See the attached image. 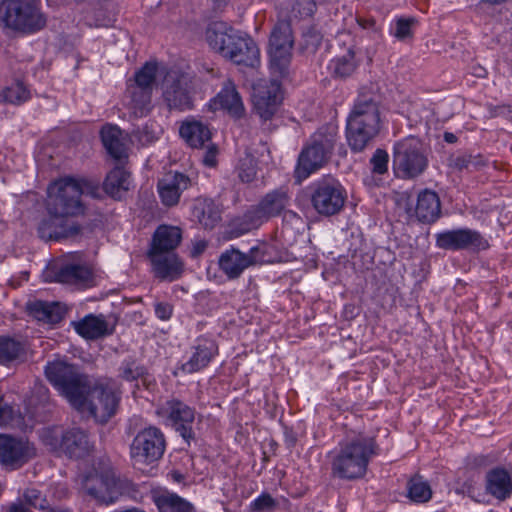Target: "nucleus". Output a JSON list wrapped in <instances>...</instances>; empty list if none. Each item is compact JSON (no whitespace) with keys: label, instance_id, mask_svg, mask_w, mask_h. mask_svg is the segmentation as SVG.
<instances>
[{"label":"nucleus","instance_id":"49","mask_svg":"<svg viewBox=\"0 0 512 512\" xmlns=\"http://www.w3.org/2000/svg\"><path fill=\"white\" fill-rule=\"evenodd\" d=\"M173 305L169 302H155L154 311L158 319L162 321L169 320L173 315Z\"/></svg>","mask_w":512,"mask_h":512},{"label":"nucleus","instance_id":"2","mask_svg":"<svg viewBox=\"0 0 512 512\" xmlns=\"http://www.w3.org/2000/svg\"><path fill=\"white\" fill-rule=\"evenodd\" d=\"M81 183L65 177L48 187L46 209L48 217L37 227L38 236L45 241L76 239L83 234L84 227L74 218L84 215L86 206L82 201Z\"/></svg>","mask_w":512,"mask_h":512},{"label":"nucleus","instance_id":"25","mask_svg":"<svg viewBox=\"0 0 512 512\" xmlns=\"http://www.w3.org/2000/svg\"><path fill=\"white\" fill-rule=\"evenodd\" d=\"M46 277L50 282L87 285L92 281V272L85 265L65 262L51 266Z\"/></svg>","mask_w":512,"mask_h":512},{"label":"nucleus","instance_id":"51","mask_svg":"<svg viewBox=\"0 0 512 512\" xmlns=\"http://www.w3.org/2000/svg\"><path fill=\"white\" fill-rule=\"evenodd\" d=\"M471 154L458 155L453 159V167L459 171L464 169L471 171Z\"/></svg>","mask_w":512,"mask_h":512},{"label":"nucleus","instance_id":"60","mask_svg":"<svg viewBox=\"0 0 512 512\" xmlns=\"http://www.w3.org/2000/svg\"><path fill=\"white\" fill-rule=\"evenodd\" d=\"M509 0H481L482 3L489 6H497L507 3Z\"/></svg>","mask_w":512,"mask_h":512},{"label":"nucleus","instance_id":"22","mask_svg":"<svg viewBox=\"0 0 512 512\" xmlns=\"http://www.w3.org/2000/svg\"><path fill=\"white\" fill-rule=\"evenodd\" d=\"M218 355V345L215 340L200 336L191 347L189 359L179 366L184 374H194L207 368Z\"/></svg>","mask_w":512,"mask_h":512},{"label":"nucleus","instance_id":"59","mask_svg":"<svg viewBox=\"0 0 512 512\" xmlns=\"http://www.w3.org/2000/svg\"><path fill=\"white\" fill-rule=\"evenodd\" d=\"M9 512H30L23 504H12Z\"/></svg>","mask_w":512,"mask_h":512},{"label":"nucleus","instance_id":"62","mask_svg":"<svg viewBox=\"0 0 512 512\" xmlns=\"http://www.w3.org/2000/svg\"><path fill=\"white\" fill-rule=\"evenodd\" d=\"M444 139H445V141H446V142H448V143H454V142H456L457 137H456L453 133L446 132V133L444 134Z\"/></svg>","mask_w":512,"mask_h":512},{"label":"nucleus","instance_id":"1","mask_svg":"<svg viewBox=\"0 0 512 512\" xmlns=\"http://www.w3.org/2000/svg\"><path fill=\"white\" fill-rule=\"evenodd\" d=\"M48 381L80 411L97 422L106 423L115 413L119 397L111 389L94 386L80 369L65 361L48 362L45 366Z\"/></svg>","mask_w":512,"mask_h":512},{"label":"nucleus","instance_id":"38","mask_svg":"<svg viewBox=\"0 0 512 512\" xmlns=\"http://www.w3.org/2000/svg\"><path fill=\"white\" fill-rule=\"evenodd\" d=\"M500 454L496 451L489 453L469 454L465 458V468L468 471L481 472L496 467L499 462Z\"/></svg>","mask_w":512,"mask_h":512},{"label":"nucleus","instance_id":"15","mask_svg":"<svg viewBox=\"0 0 512 512\" xmlns=\"http://www.w3.org/2000/svg\"><path fill=\"white\" fill-rule=\"evenodd\" d=\"M346 199L345 188L333 177H324L311 186V205L320 216L331 217L339 214Z\"/></svg>","mask_w":512,"mask_h":512},{"label":"nucleus","instance_id":"56","mask_svg":"<svg viewBox=\"0 0 512 512\" xmlns=\"http://www.w3.org/2000/svg\"><path fill=\"white\" fill-rule=\"evenodd\" d=\"M256 171L254 168H248L247 170L241 169L239 171V178L242 182L249 183L254 180Z\"/></svg>","mask_w":512,"mask_h":512},{"label":"nucleus","instance_id":"3","mask_svg":"<svg viewBox=\"0 0 512 512\" xmlns=\"http://www.w3.org/2000/svg\"><path fill=\"white\" fill-rule=\"evenodd\" d=\"M379 454L375 436L351 430L330 453L332 475L348 481L362 479L367 474L369 463Z\"/></svg>","mask_w":512,"mask_h":512},{"label":"nucleus","instance_id":"57","mask_svg":"<svg viewBox=\"0 0 512 512\" xmlns=\"http://www.w3.org/2000/svg\"><path fill=\"white\" fill-rule=\"evenodd\" d=\"M357 22L359 26H361L364 29H375L376 28V21L374 18H357Z\"/></svg>","mask_w":512,"mask_h":512},{"label":"nucleus","instance_id":"61","mask_svg":"<svg viewBox=\"0 0 512 512\" xmlns=\"http://www.w3.org/2000/svg\"><path fill=\"white\" fill-rule=\"evenodd\" d=\"M171 477L176 482H182L184 480L183 474L181 472H179V471H172L171 472Z\"/></svg>","mask_w":512,"mask_h":512},{"label":"nucleus","instance_id":"29","mask_svg":"<svg viewBox=\"0 0 512 512\" xmlns=\"http://www.w3.org/2000/svg\"><path fill=\"white\" fill-rule=\"evenodd\" d=\"M414 215L421 223H435L441 216V202L438 194L429 189L419 192Z\"/></svg>","mask_w":512,"mask_h":512},{"label":"nucleus","instance_id":"37","mask_svg":"<svg viewBox=\"0 0 512 512\" xmlns=\"http://www.w3.org/2000/svg\"><path fill=\"white\" fill-rule=\"evenodd\" d=\"M406 490V496L414 503H427L433 495L429 482L418 474L407 481Z\"/></svg>","mask_w":512,"mask_h":512},{"label":"nucleus","instance_id":"52","mask_svg":"<svg viewBox=\"0 0 512 512\" xmlns=\"http://www.w3.org/2000/svg\"><path fill=\"white\" fill-rule=\"evenodd\" d=\"M216 155L217 147L215 145L208 146V150L206 151L204 156V163L210 167L215 166L217 163Z\"/></svg>","mask_w":512,"mask_h":512},{"label":"nucleus","instance_id":"43","mask_svg":"<svg viewBox=\"0 0 512 512\" xmlns=\"http://www.w3.org/2000/svg\"><path fill=\"white\" fill-rule=\"evenodd\" d=\"M3 99L12 104H22L29 99V91L21 82H16L6 87L2 93Z\"/></svg>","mask_w":512,"mask_h":512},{"label":"nucleus","instance_id":"19","mask_svg":"<svg viewBox=\"0 0 512 512\" xmlns=\"http://www.w3.org/2000/svg\"><path fill=\"white\" fill-rule=\"evenodd\" d=\"M436 246L443 250L482 251L490 247L488 240L477 230L459 228L446 230L435 235Z\"/></svg>","mask_w":512,"mask_h":512},{"label":"nucleus","instance_id":"8","mask_svg":"<svg viewBox=\"0 0 512 512\" xmlns=\"http://www.w3.org/2000/svg\"><path fill=\"white\" fill-rule=\"evenodd\" d=\"M291 197L288 192L283 189H275L266 193L261 200L244 215L233 222L231 234L239 237L253 229L259 228L270 219L283 215L290 205Z\"/></svg>","mask_w":512,"mask_h":512},{"label":"nucleus","instance_id":"12","mask_svg":"<svg viewBox=\"0 0 512 512\" xmlns=\"http://www.w3.org/2000/svg\"><path fill=\"white\" fill-rule=\"evenodd\" d=\"M0 21L6 27L35 32L45 26L38 0H5L0 4Z\"/></svg>","mask_w":512,"mask_h":512},{"label":"nucleus","instance_id":"63","mask_svg":"<svg viewBox=\"0 0 512 512\" xmlns=\"http://www.w3.org/2000/svg\"><path fill=\"white\" fill-rule=\"evenodd\" d=\"M132 320L139 323V324H142L143 323V316L141 313H138V312H134L133 313V316H132Z\"/></svg>","mask_w":512,"mask_h":512},{"label":"nucleus","instance_id":"30","mask_svg":"<svg viewBox=\"0 0 512 512\" xmlns=\"http://www.w3.org/2000/svg\"><path fill=\"white\" fill-rule=\"evenodd\" d=\"M26 310L30 316L48 324H57L64 318L65 309L58 302L28 301Z\"/></svg>","mask_w":512,"mask_h":512},{"label":"nucleus","instance_id":"41","mask_svg":"<svg viewBox=\"0 0 512 512\" xmlns=\"http://www.w3.org/2000/svg\"><path fill=\"white\" fill-rule=\"evenodd\" d=\"M157 64L147 62L139 71L135 73V84L132 86L137 89L148 90L152 93L153 85L156 80Z\"/></svg>","mask_w":512,"mask_h":512},{"label":"nucleus","instance_id":"21","mask_svg":"<svg viewBox=\"0 0 512 512\" xmlns=\"http://www.w3.org/2000/svg\"><path fill=\"white\" fill-rule=\"evenodd\" d=\"M35 455L27 440L9 435H0V464L18 469Z\"/></svg>","mask_w":512,"mask_h":512},{"label":"nucleus","instance_id":"6","mask_svg":"<svg viewBox=\"0 0 512 512\" xmlns=\"http://www.w3.org/2000/svg\"><path fill=\"white\" fill-rule=\"evenodd\" d=\"M338 140V127L329 123L318 128L303 146L294 176L301 182L323 168L330 160Z\"/></svg>","mask_w":512,"mask_h":512},{"label":"nucleus","instance_id":"13","mask_svg":"<svg viewBox=\"0 0 512 512\" xmlns=\"http://www.w3.org/2000/svg\"><path fill=\"white\" fill-rule=\"evenodd\" d=\"M294 37L289 20H279L269 38L270 69L274 76L287 78L290 74Z\"/></svg>","mask_w":512,"mask_h":512},{"label":"nucleus","instance_id":"45","mask_svg":"<svg viewBox=\"0 0 512 512\" xmlns=\"http://www.w3.org/2000/svg\"><path fill=\"white\" fill-rule=\"evenodd\" d=\"M276 507L277 501L269 493L266 492L259 495L249 505L251 512H271Z\"/></svg>","mask_w":512,"mask_h":512},{"label":"nucleus","instance_id":"36","mask_svg":"<svg viewBox=\"0 0 512 512\" xmlns=\"http://www.w3.org/2000/svg\"><path fill=\"white\" fill-rule=\"evenodd\" d=\"M306 223L296 212L290 210L283 214L281 237L287 245L296 243L298 236L305 231Z\"/></svg>","mask_w":512,"mask_h":512},{"label":"nucleus","instance_id":"34","mask_svg":"<svg viewBox=\"0 0 512 512\" xmlns=\"http://www.w3.org/2000/svg\"><path fill=\"white\" fill-rule=\"evenodd\" d=\"M152 500L159 512H195L193 505L176 493L154 492Z\"/></svg>","mask_w":512,"mask_h":512},{"label":"nucleus","instance_id":"48","mask_svg":"<svg viewBox=\"0 0 512 512\" xmlns=\"http://www.w3.org/2000/svg\"><path fill=\"white\" fill-rule=\"evenodd\" d=\"M15 417L14 408L0 397V426H6L12 423Z\"/></svg>","mask_w":512,"mask_h":512},{"label":"nucleus","instance_id":"31","mask_svg":"<svg viewBox=\"0 0 512 512\" xmlns=\"http://www.w3.org/2000/svg\"><path fill=\"white\" fill-rule=\"evenodd\" d=\"M75 331L87 340H95L111 334L105 317L88 314L79 321L72 323Z\"/></svg>","mask_w":512,"mask_h":512},{"label":"nucleus","instance_id":"20","mask_svg":"<svg viewBox=\"0 0 512 512\" xmlns=\"http://www.w3.org/2000/svg\"><path fill=\"white\" fill-rule=\"evenodd\" d=\"M281 101V84L276 79L261 80L254 87L253 102L256 113L264 121L272 119Z\"/></svg>","mask_w":512,"mask_h":512},{"label":"nucleus","instance_id":"39","mask_svg":"<svg viewBox=\"0 0 512 512\" xmlns=\"http://www.w3.org/2000/svg\"><path fill=\"white\" fill-rule=\"evenodd\" d=\"M130 114L135 117L146 116L151 110L152 93L132 87L130 91Z\"/></svg>","mask_w":512,"mask_h":512},{"label":"nucleus","instance_id":"14","mask_svg":"<svg viewBox=\"0 0 512 512\" xmlns=\"http://www.w3.org/2000/svg\"><path fill=\"white\" fill-rule=\"evenodd\" d=\"M162 98L169 110L186 111L193 109V81L189 73L170 68L161 84Z\"/></svg>","mask_w":512,"mask_h":512},{"label":"nucleus","instance_id":"64","mask_svg":"<svg viewBox=\"0 0 512 512\" xmlns=\"http://www.w3.org/2000/svg\"><path fill=\"white\" fill-rule=\"evenodd\" d=\"M43 502H45V500L40 498V500L38 501V506L36 508L44 510L46 506L43 504Z\"/></svg>","mask_w":512,"mask_h":512},{"label":"nucleus","instance_id":"42","mask_svg":"<svg viewBox=\"0 0 512 512\" xmlns=\"http://www.w3.org/2000/svg\"><path fill=\"white\" fill-rule=\"evenodd\" d=\"M155 385L156 383L154 378L144 371V369L137 371L136 376L132 374V370L130 369V389L132 390V394L135 398L142 397L140 393L142 388L150 391L155 387Z\"/></svg>","mask_w":512,"mask_h":512},{"label":"nucleus","instance_id":"27","mask_svg":"<svg viewBox=\"0 0 512 512\" xmlns=\"http://www.w3.org/2000/svg\"><path fill=\"white\" fill-rule=\"evenodd\" d=\"M213 109H222L232 118L240 119L245 115V107L234 83L227 80L220 92L211 100Z\"/></svg>","mask_w":512,"mask_h":512},{"label":"nucleus","instance_id":"10","mask_svg":"<svg viewBox=\"0 0 512 512\" xmlns=\"http://www.w3.org/2000/svg\"><path fill=\"white\" fill-rule=\"evenodd\" d=\"M428 163L427 154L418 138L406 137L393 145L392 168L397 178L415 179L425 172Z\"/></svg>","mask_w":512,"mask_h":512},{"label":"nucleus","instance_id":"55","mask_svg":"<svg viewBox=\"0 0 512 512\" xmlns=\"http://www.w3.org/2000/svg\"><path fill=\"white\" fill-rule=\"evenodd\" d=\"M207 242L205 240H199L196 241L193 244L192 250H191V256L192 257H198L201 255L207 248Z\"/></svg>","mask_w":512,"mask_h":512},{"label":"nucleus","instance_id":"54","mask_svg":"<svg viewBox=\"0 0 512 512\" xmlns=\"http://www.w3.org/2000/svg\"><path fill=\"white\" fill-rule=\"evenodd\" d=\"M24 498L29 505L37 507L38 501L40 500V493L37 490H28L24 493Z\"/></svg>","mask_w":512,"mask_h":512},{"label":"nucleus","instance_id":"4","mask_svg":"<svg viewBox=\"0 0 512 512\" xmlns=\"http://www.w3.org/2000/svg\"><path fill=\"white\" fill-rule=\"evenodd\" d=\"M381 130V113L375 93L361 89L347 118L346 139L354 153L362 152Z\"/></svg>","mask_w":512,"mask_h":512},{"label":"nucleus","instance_id":"46","mask_svg":"<svg viewBox=\"0 0 512 512\" xmlns=\"http://www.w3.org/2000/svg\"><path fill=\"white\" fill-rule=\"evenodd\" d=\"M316 9L314 0H295L291 12L295 18L306 19L312 17Z\"/></svg>","mask_w":512,"mask_h":512},{"label":"nucleus","instance_id":"35","mask_svg":"<svg viewBox=\"0 0 512 512\" xmlns=\"http://www.w3.org/2000/svg\"><path fill=\"white\" fill-rule=\"evenodd\" d=\"M26 357L25 344L9 336H0V365L11 366L24 361Z\"/></svg>","mask_w":512,"mask_h":512},{"label":"nucleus","instance_id":"9","mask_svg":"<svg viewBox=\"0 0 512 512\" xmlns=\"http://www.w3.org/2000/svg\"><path fill=\"white\" fill-rule=\"evenodd\" d=\"M81 487L86 494L100 503H113L124 492V483L116 477L114 470L104 461L94 464L80 476Z\"/></svg>","mask_w":512,"mask_h":512},{"label":"nucleus","instance_id":"7","mask_svg":"<svg viewBox=\"0 0 512 512\" xmlns=\"http://www.w3.org/2000/svg\"><path fill=\"white\" fill-rule=\"evenodd\" d=\"M100 139L107 154L120 162L127 157V147L122 130L115 124L106 123L100 130ZM104 190L114 199H122L128 191V172L118 163L106 176Z\"/></svg>","mask_w":512,"mask_h":512},{"label":"nucleus","instance_id":"16","mask_svg":"<svg viewBox=\"0 0 512 512\" xmlns=\"http://www.w3.org/2000/svg\"><path fill=\"white\" fill-rule=\"evenodd\" d=\"M166 448V440L163 432L157 427H149L140 431L130 445V457L133 460V467L138 464L157 462L162 458Z\"/></svg>","mask_w":512,"mask_h":512},{"label":"nucleus","instance_id":"17","mask_svg":"<svg viewBox=\"0 0 512 512\" xmlns=\"http://www.w3.org/2000/svg\"><path fill=\"white\" fill-rule=\"evenodd\" d=\"M158 414L165 419L167 425L171 426L183 440L190 445L195 440L193 424L196 410L178 398L168 399L159 409Z\"/></svg>","mask_w":512,"mask_h":512},{"label":"nucleus","instance_id":"5","mask_svg":"<svg viewBox=\"0 0 512 512\" xmlns=\"http://www.w3.org/2000/svg\"><path fill=\"white\" fill-rule=\"evenodd\" d=\"M205 35L209 46L234 64L250 68L260 64V51L256 42L227 23H211Z\"/></svg>","mask_w":512,"mask_h":512},{"label":"nucleus","instance_id":"26","mask_svg":"<svg viewBox=\"0 0 512 512\" xmlns=\"http://www.w3.org/2000/svg\"><path fill=\"white\" fill-rule=\"evenodd\" d=\"M155 277L175 280L183 271V263L175 252L147 251Z\"/></svg>","mask_w":512,"mask_h":512},{"label":"nucleus","instance_id":"50","mask_svg":"<svg viewBox=\"0 0 512 512\" xmlns=\"http://www.w3.org/2000/svg\"><path fill=\"white\" fill-rule=\"evenodd\" d=\"M305 46L304 48L306 50L310 49L311 51H315L318 46L321 44L322 37L321 35L315 31L314 29H311L304 33L303 35Z\"/></svg>","mask_w":512,"mask_h":512},{"label":"nucleus","instance_id":"58","mask_svg":"<svg viewBox=\"0 0 512 512\" xmlns=\"http://www.w3.org/2000/svg\"><path fill=\"white\" fill-rule=\"evenodd\" d=\"M472 74L478 78H484L487 75V71L484 67L476 65L472 67Z\"/></svg>","mask_w":512,"mask_h":512},{"label":"nucleus","instance_id":"23","mask_svg":"<svg viewBox=\"0 0 512 512\" xmlns=\"http://www.w3.org/2000/svg\"><path fill=\"white\" fill-rule=\"evenodd\" d=\"M193 185V180L186 174L178 171L167 173L157 183V190L161 203L165 207H174L179 201L182 193Z\"/></svg>","mask_w":512,"mask_h":512},{"label":"nucleus","instance_id":"24","mask_svg":"<svg viewBox=\"0 0 512 512\" xmlns=\"http://www.w3.org/2000/svg\"><path fill=\"white\" fill-rule=\"evenodd\" d=\"M484 487L486 494L498 501L509 499L512 496V465H497L486 471Z\"/></svg>","mask_w":512,"mask_h":512},{"label":"nucleus","instance_id":"44","mask_svg":"<svg viewBox=\"0 0 512 512\" xmlns=\"http://www.w3.org/2000/svg\"><path fill=\"white\" fill-rule=\"evenodd\" d=\"M371 172L375 175H384L388 172L389 154L386 150L378 148L369 160Z\"/></svg>","mask_w":512,"mask_h":512},{"label":"nucleus","instance_id":"40","mask_svg":"<svg viewBox=\"0 0 512 512\" xmlns=\"http://www.w3.org/2000/svg\"><path fill=\"white\" fill-rule=\"evenodd\" d=\"M329 69L331 70L332 75L335 77H349L356 69L354 54L349 51L347 54L341 57L334 58L330 62Z\"/></svg>","mask_w":512,"mask_h":512},{"label":"nucleus","instance_id":"28","mask_svg":"<svg viewBox=\"0 0 512 512\" xmlns=\"http://www.w3.org/2000/svg\"><path fill=\"white\" fill-rule=\"evenodd\" d=\"M182 238L183 231L180 227L161 224L152 235L148 251L175 252Z\"/></svg>","mask_w":512,"mask_h":512},{"label":"nucleus","instance_id":"11","mask_svg":"<svg viewBox=\"0 0 512 512\" xmlns=\"http://www.w3.org/2000/svg\"><path fill=\"white\" fill-rule=\"evenodd\" d=\"M41 440L50 451L63 453L71 459H82L94 448L87 432L73 427L65 431L58 427H47L41 431Z\"/></svg>","mask_w":512,"mask_h":512},{"label":"nucleus","instance_id":"18","mask_svg":"<svg viewBox=\"0 0 512 512\" xmlns=\"http://www.w3.org/2000/svg\"><path fill=\"white\" fill-rule=\"evenodd\" d=\"M265 256L266 248L263 245L253 246L248 253L231 247L220 255L219 267L229 279H237L248 267L268 262Z\"/></svg>","mask_w":512,"mask_h":512},{"label":"nucleus","instance_id":"53","mask_svg":"<svg viewBox=\"0 0 512 512\" xmlns=\"http://www.w3.org/2000/svg\"><path fill=\"white\" fill-rule=\"evenodd\" d=\"M471 160H472L470 163L471 171L479 170L483 166H486L488 163V160L486 158H484V156L481 154H477V155L471 154Z\"/></svg>","mask_w":512,"mask_h":512},{"label":"nucleus","instance_id":"32","mask_svg":"<svg viewBox=\"0 0 512 512\" xmlns=\"http://www.w3.org/2000/svg\"><path fill=\"white\" fill-rule=\"evenodd\" d=\"M193 217L205 229H213L221 221V209L214 200L198 198L192 210Z\"/></svg>","mask_w":512,"mask_h":512},{"label":"nucleus","instance_id":"33","mask_svg":"<svg viewBox=\"0 0 512 512\" xmlns=\"http://www.w3.org/2000/svg\"><path fill=\"white\" fill-rule=\"evenodd\" d=\"M180 136L192 148H203L211 140L208 125L200 121H186L179 129Z\"/></svg>","mask_w":512,"mask_h":512},{"label":"nucleus","instance_id":"47","mask_svg":"<svg viewBox=\"0 0 512 512\" xmlns=\"http://www.w3.org/2000/svg\"><path fill=\"white\" fill-rule=\"evenodd\" d=\"M414 19L400 18L396 21L394 36L399 40H404L412 36V25Z\"/></svg>","mask_w":512,"mask_h":512}]
</instances>
